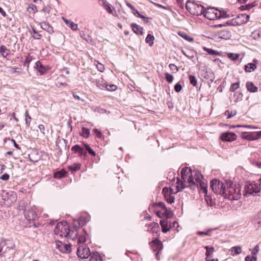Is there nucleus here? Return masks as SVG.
I'll return each instance as SVG.
<instances>
[{"label": "nucleus", "mask_w": 261, "mask_h": 261, "mask_svg": "<svg viewBox=\"0 0 261 261\" xmlns=\"http://www.w3.org/2000/svg\"><path fill=\"white\" fill-rule=\"evenodd\" d=\"M226 187L223 196L229 200H237L241 197V188L239 185L233 184L231 181L226 182Z\"/></svg>", "instance_id": "obj_1"}, {"label": "nucleus", "mask_w": 261, "mask_h": 261, "mask_svg": "<svg viewBox=\"0 0 261 261\" xmlns=\"http://www.w3.org/2000/svg\"><path fill=\"white\" fill-rule=\"evenodd\" d=\"M54 232L56 235L59 236L60 237L74 240V237H72V236L74 232L70 230L66 221L58 223L54 229Z\"/></svg>", "instance_id": "obj_2"}, {"label": "nucleus", "mask_w": 261, "mask_h": 261, "mask_svg": "<svg viewBox=\"0 0 261 261\" xmlns=\"http://www.w3.org/2000/svg\"><path fill=\"white\" fill-rule=\"evenodd\" d=\"M260 191V185L254 181H247L245 183L243 195L247 197L250 195H254Z\"/></svg>", "instance_id": "obj_3"}, {"label": "nucleus", "mask_w": 261, "mask_h": 261, "mask_svg": "<svg viewBox=\"0 0 261 261\" xmlns=\"http://www.w3.org/2000/svg\"><path fill=\"white\" fill-rule=\"evenodd\" d=\"M186 8L191 14L196 16L203 14L205 11V8L202 5L189 1L186 3Z\"/></svg>", "instance_id": "obj_4"}, {"label": "nucleus", "mask_w": 261, "mask_h": 261, "mask_svg": "<svg viewBox=\"0 0 261 261\" xmlns=\"http://www.w3.org/2000/svg\"><path fill=\"white\" fill-rule=\"evenodd\" d=\"M203 15L206 18L209 20H215L217 18L229 17V15H226L225 12L222 13L220 11L214 8H210L207 10L205 9Z\"/></svg>", "instance_id": "obj_5"}, {"label": "nucleus", "mask_w": 261, "mask_h": 261, "mask_svg": "<svg viewBox=\"0 0 261 261\" xmlns=\"http://www.w3.org/2000/svg\"><path fill=\"white\" fill-rule=\"evenodd\" d=\"M210 187L215 193L223 196L226 185V183H223L217 179H214L211 181Z\"/></svg>", "instance_id": "obj_6"}, {"label": "nucleus", "mask_w": 261, "mask_h": 261, "mask_svg": "<svg viewBox=\"0 0 261 261\" xmlns=\"http://www.w3.org/2000/svg\"><path fill=\"white\" fill-rule=\"evenodd\" d=\"M14 247L15 244L12 241L1 239L0 240V256H3L4 253L13 249Z\"/></svg>", "instance_id": "obj_7"}, {"label": "nucleus", "mask_w": 261, "mask_h": 261, "mask_svg": "<svg viewBox=\"0 0 261 261\" xmlns=\"http://www.w3.org/2000/svg\"><path fill=\"white\" fill-rule=\"evenodd\" d=\"M71 151L74 153H78V156L84 160L88 157L85 147L83 145L81 146L77 144L75 145L72 147Z\"/></svg>", "instance_id": "obj_8"}, {"label": "nucleus", "mask_w": 261, "mask_h": 261, "mask_svg": "<svg viewBox=\"0 0 261 261\" xmlns=\"http://www.w3.org/2000/svg\"><path fill=\"white\" fill-rule=\"evenodd\" d=\"M90 255V251L86 245L80 246L77 250V255L79 258H87Z\"/></svg>", "instance_id": "obj_9"}, {"label": "nucleus", "mask_w": 261, "mask_h": 261, "mask_svg": "<svg viewBox=\"0 0 261 261\" xmlns=\"http://www.w3.org/2000/svg\"><path fill=\"white\" fill-rule=\"evenodd\" d=\"M175 192H174L173 190L171 188L169 189L165 187L163 189L162 193L164 194V197L166 199V201L172 204L174 202V197L172 195V194H175Z\"/></svg>", "instance_id": "obj_10"}, {"label": "nucleus", "mask_w": 261, "mask_h": 261, "mask_svg": "<svg viewBox=\"0 0 261 261\" xmlns=\"http://www.w3.org/2000/svg\"><path fill=\"white\" fill-rule=\"evenodd\" d=\"M241 138L249 141L256 140L261 138V130L255 133H243Z\"/></svg>", "instance_id": "obj_11"}, {"label": "nucleus", "mask_w": 261, "mask_h": 261, "mask_svg": "<svg viewBox=\"0 0 261 261\" xmlns=\"http://www.w3.org/2000/svg\"><path fill=\"white\" fill-rule=\"evenodd\" d=\"M56 246L59 250L63 253H69L71 250V246L69 244L63 243L61 241H58L56 243Z\"/></svg>", "instance_id": "obj_12"}, {"label": "nucleus", "mask_w": 261, "mask_h": 261, "mask_svg": "<svg viewBox=\"0 0 261 261\" xmlns=\"http://www.w3.org/2000/svg\"><path fill=\"white\" fill-rule=\"evenodd\" d=\"M24 216L25 219L29 221H34L38 217L37 213L32 208L25 210L24 211Z\"/></svg>", "instance_id": "obj_13"}, {"label": "nucleus", "mask_w": 261, "mask_h": 261, "mask_svg": "<svg viewBox=\"0 0 261 261\" xmlns=\"http://www.w3.org/2000/svg\"><path fill=\"white\" fill-rule=\"evenodd\" d=\"M220 138L223 141L231 142L237 139V135L233 133L227 132L222 133Z\"/></svg>", "instance_id": "obj_14"}, {"label": "nucleus", "mask_w": 261, "mask_h": 261, "mask_svg": "<svg viewBox=\"0 0 261 261\" xmlns=\"http://www.w3.org/2000/svg\"><path fill=\"white\" fill-rule=\"evenodd\" d=\"M151 248L154 251L162 250L163 249V244L161 241L156 238L150 243Z\"/></svg>", "instance_id": "obj_15"}, {"label": "nucleus", "mask_w": 261, "mask_h": 261, "mask_svg": "<svg viewBox=\"0 0 261 261\" xmlns=\"http://www.w3.org/2000/svg\"><path fill=\"white\" fill-rule=\"evenodd\" d=\"M249 18V15L246 14H240L235 17L236 22H237L238 25H240L247 22Z\"/></svg>", "instance_id": "obj_16"}, {"label": "nucleus", "mask_w": 261, "mask_h": 261, "mask_svg": "<svg viewBox=\"0 0 261 261\" xmlns=\"http://www.w3.org/2000/svg\"><path fill=\"white\" fill-rule=\"evenodd\" d=\"M202 76H203L204 79L211 82H213L215 79L214 73L211 70H203Z\"/></svg>", "instance_id": "obj_17"}, {"label": "nucleus", "mask_w": 261, "mask_h": 261, "mask_svg": "<svg viewBox=\"0 0 261 261\" xmlns=\"http://www.w3.org/2000/svg\"><path fill=\"white\" fill-rule=\"evenodd\" d=\"M217 35L219 38L227 40L231 37V33L229 31L222 30L218 32Z\"/></svg>", "instance_id": "obj_18"}, {"label": "nucleus", "mask_w": 261, "mask_h": 261, "mask_svg": "<svg viewBox=\"0 0 261 261\" xmlns=\"http://www.w3.org/2000/svg\"><path fill=\"white\" fill-rule=\"evenodd\" d=\"M98 4L102 6L109 14L113 13L111 6L106 0H98Z\"/></svg>", "instance_id": "obj_19"}, {"label": "nucleus", "mask_w": 261, "mask_h": 261, "mask_svg": "<svg viewBox=\"0 0 261 261\" xmlns=\"http://www.w3.org/2000/svg\"><path fill=\"white\" fill-rule=\"evenodd\" d=\"M34 68L38 70L40 75H42L45 73L48 69V68L43 66L39 61L36 62Z\"/></svg>", "instance_id": "obj_20"}, {"label": "nucleus", "mask_w": 261, "mask_h": 261, "mask_svg": "<svg viewBox=\"0 0 261 261\" xmlns=\"http://www.w3.org/2000/svg\"><path fill=\"white\" fill-rule=\"evenodd\" d=\"M62 20L64 21L65 23L73 31H76L78 29V25L76 23H75L73 21L67 19L64 17H62Z\"/></svg>", "instance_id": "obj_21"}, {"label": "nucleus", "mask_w": 261, "mask_h": 261, "mask_svg": "<svg viewBox=\"0 0 261 261\" xmlns=\"http://www.w3.org/2000/svg\"><path fill=\"white\" fill-rule=\"evenodd\" d=\"M130 27L133 32L136 34L143 35V28L135 23H132Z\"/></svg>", "instance_id": "obj_22"}, {"label": "nucleus", "mask_w": 261, "mask_h": 261, "mask_svg": "<svg viewBox=\"0 0 261 261\" xmlns=\"http://www.w3.org/2000/svg\"><path fill=\"white\" fill-rule=\"evenodd\" d=\"M192 170L190 168L185 167L182 169L181 171V178L184 181H186L187 176L191 174Z\"/></svg>", "instance_id": "obj_23"}, {"label": "nucleus", "mask_w": 261, "mask_h": 261, "mask_svg": "<svg viewBox=\"0 0 261 261\" xmlns=\"http://www.w3.org/2000/svg\"><path fill=\"white\" fill-rule=\"evenodd\" d=\"M246 87L247 90L250 92H256L258 90V88L251 82H247Z\"/></svg>", "instance_id": "obj_24"}, {"label": "nucleus", "mask_w": 261, "mask_h": 261, "mask_svg": "<svg viewBox=\"0 0 261 261\" xmlns=\"http://www.w3.org/2000/svg\"><path fill=\"white\" fill-rule=\"evenodd\" d=\"M186 181H181L179 178L177 177V182L176 184L177 185L176 186V191L174 193H177V192L181 191L182 189L185 188L186 185L185 182Z\"/></svg>", "instance_id": "obj_25"}, {"label": "nucleus", "mask_w": 261, "mask_h": 261, "mask_svg": "<svg viewBox=\"0 0 261 261\" xmlns=\"http://www.w3.org/2000/svg\"><path fill=\"white\" fill-rule=\"evenodd\" d=\"M204 248L206 249V259L211 258L213 257V254L215 250L214 248L210 246H206Z\"/></svg>", "instance_id": "obj_26"}, {"label": "nucleus", "mask_w": 261, "mask_h": 261, "mask_svg": "<svg viewBox=\"0 0 261 261\" xmlns=\"http://www.w3.org/2000/svg\"><path fill=\"white\" fill-rule=\"evenodd\" d=\"M41 27L50 34L54 32L53 28L48 23L46 22H42Z\"/></svg>", "instance_id": "obj_27"}, {"label": "nucleus", "mask_w": 261, "mask_h": 261, "mask_svg": "<svg viewBox=\"0 0 261 261\" xmlns=\"http://www.w3.org/2000/svg\"><path fill=\"white\" fill-rule=\"evenodd\" d=\"M0 53L3 57L6 58L10 55V50L6 46L2 45L0 46Z\"/></svg>", "instance_id": "obj_28"}, {"label": "nucleus", "mask_w": 261, "mask_h": 261, "mask_svg": "<svg viewBox=\"0 0 261 261\" xmlns=\"http://www.w3.org/2000/svg\"><path fill=\"white\" fill-rule=\"evenodd\" d=\"M256 68V65L254 63H248L245 66V70L246 72H251Z\"/></svg>", "instance_id": "obj_29"}, {"label": "nucleus", "mask_w": 261, "mask_h": 261, "mask_svg": "<svg viewBox=\"0 0 261 261\" xmlns=\"http://www.w3.org/2000/svg\"><path fill=\"white\" fill-rule=\"evenodd\" d=\"M73 227L74 229V233H75V235L74 236H73V237H74V238L75 237H77V229L79 228H80L81 227H82V226H81V224L80 223L79 221H78V220H75L73 221Z\"/></svg>", "instance_id": "obj_30"}, {"label": "nucleus", "mask_w": 261, "mask_h": 261, "mask_svg": "<svg viewBox=\"0 0 261 261\" xmlns=\"http://www.w3.org/2000/svg\"><path fill=\"white\" fill-rule=\"evenodd\" d=\"M67 172L65 170L62 169L55 172L54 177L56 178H61L65 176Z\"/></svg>", "instance_id": "obj_31"}, {"label": "nucleus", "mask_w": 261, "mask_h": 261, "mask_svg": "<svg viewBox=\"0 0 261 261\" xmlns=\"http://www.w3.org/2000/svg\"><path fill=\"white\" fill-rule=\"evenodd\" d=\"M33 59V57L31 56L30 54L28 55L25 57V61L23 64V66L27 67L28 71L29 70V64Z\"/></svg>", "instance_id": "obj_32"}, {"label": "nucleus", "mask_w": 261, "mask_h": 261, "mask_svg": "<svg viewBox=\"0 0 261 261\" xmlns=\"http://www.w3.org/2000/svg\"><path fill=\"white\" fill-rule=\"evenodd\" d=\"M193 174L194 175L195 180L196 181V184L198 185V182L201 181V178H202V176L201 174L198 171L194 170L193 171Z\"/></svg>", "instance_id": "obj_33"}, {"label": "nucleus", "mask_w": 261, "mask_h": 261, "mask_svg": "<svg viewBox=\"0 0 261 261\" xmlns=\"http://www.w3.org/2000/svg\"><path fill=\"white\" fill-rule=\"evenodd\" d=\"M83 146L85 147L87 153L88 152L90 155L93 156H95L96 154V152L91 148L89 144L87 143H83Z\"/></svg>", "instance_id": "obj_34"}, {"label": "nucleus", "mask_w": 261, "mask_h": 261, "mask_svg": "<svg viewBox=\"0 0 261 261\" xmlns=\"http://www.w3.org/2000/svg\"><path fill=\"white\" fill-rule=\"evenodd\" d=\"M67 143V141L66 140L62 139L59 140L56 143V145L58 147V148L61 150V147H64L65 148L66 146V144Z\"/></svg>", "instance_id": "obj_35"}, {"label": "nucleus", "mask_w": 261, "mask_h": 261, "mask_svg": "<svg viewBox=\"0 0 261 261\" xmlns=\"http://www.w3.org/2000/svg\"><path fill=\"white\" fill-rule=\"evenodd\" d=\"M154 40V37L151 35V34H148L146 39H145V42L146 43L148 44V45L149 46H152L153 44V41Z\"/></svg>", "instance_id": "obj_36"}, {"label": "nucleus", "mask_w": 261, "mask_h": 261, "mask_svg": "<svg viewBox=\"0 0 261 261\" xmlns=\"http://www.w3.org/2000/svg\"><path fill=\"white\" fill-rule=\"evenodd\" d=\"M160 223L162 227L163 232L166 233L169 230L170 228L167 227V222L166 221L161 220Z\"/></svg>", "instance_id": "obj_37"}, {"label": "nucleus", "mask_w": 261, "mask_h": 261, "mask_svg": "<svg viewBox=\"0 0 261 261\" xmlns=\"http://www.w3.org/2000/svg\"><path fill=\"white\" fill-rule=\"evenodd\" d=\"M178 34L179 36L181 37L182 38H184L185 40L189 41L192 42L193 41V38L188 35H187L186 33L183 32H179L178 33Z\"/></svg>", "instance_id": "obj_38"}, {"label": "nucleus", "mask_w": 261, "mask_h": 261, "mask_svg": "<svg viewBox=\"0 0 261 261\" xmlns=\"http://www.w3.org/2000/svg\"><path fill=\"white\" fill-rule=\"evenodd\" d=\"M226 25H238L237 22H236L235 18H232L230 20L227 21L224 24H220V27L226 26Z\"/></svg>", "instance_id": "obj_39"}, {"label": "nucleus", "mask_w": 261, "mask_h": 261, "mask_svg": "<svg viewBox=\"0 0 261 261\" xmlns=\"http://www.w3.org/2000/svg\"><path fill=\"white\" fill-rule=\"evenodd\" d=\"M81 166V164L80 163H76L69 166L68 168L70 171L75 172L80 169Z\"/></svg>", "instance_id": "obj_40"}, {"label": "nucleus", "mask_w": 261, "mask_h": 261, "mask_svg": "<svg viewBox=\"0 0 261 261\" xmlns=\"http://www.w3.org/2000/svg\"><path fill=\"white\" fill-rule=\"evenodd\" d=\"M193 172H191V174H189L187 176V181L190 184V186H194L196 184V182L194 181L195 178L193 176Z\"/></svg>", "instance_id": "obj_41"}, {"label": "nucleus", "mask_w": 261, "mask_h": 261, "mask_svg": "<svg viewBox=\"0 0 261 261\" xmlns=\"http://www.w3.org/2000/svg\"><path fill=\"white\" fill-rule=\"evenodd\" d=\"M27 11L30 13H35L37 11V7L33 4H30L28 6Z\"/></svg>", "instance_id": "obj_42"}, {"label": "nucleus", "mask_w": 261, "mask_h": 261, "mask_svg": "<svg viewBox=\"0 0 261 261\" xmlns=\"http://www.w3.org/2000/svg\"><path fill=\"white\" fill-rule=\"evenodd\" d=\"M197 186L198 187L199 186L200 187L201 190H202L203 193H205L206 194H207V187L204 182L200 181V182H198V184L197 185Z\"/></svg>", "instance_id": "obj_43"}, {"label": "nucleus", "mask_w": 261, "mask_h": 261, "mask_svg": "<svg viewBox=\"0 0 261 261\" xmlns=\"http://www.w3.org/2000/svg\"><path fill=\"white\" fill-rule=\"evenodd\" d=\"M203 49L210 55L215 56L219 55V53L215 50L212 49L211 48H206L205 47H204Z\"/></svg>", "instance_id": "obj_44"}, {"label": "nucleus", "mask_w": 261, "mask_h": 261, "mask_svg": "<svg viewBox=\"0 0 261 261\" xmlns=\"http://www.w3.org/2000/svg\"><path fill=\"white\" fill-rule=\"evenodd\" d=\"M90 135V129L86 128L83 127L82 130V135L83 137L85 138H87L89 137Z\"/></svg>", "instance_id": "obj_45"}, {"label": "nucleus", "mask_w": 261, "mask_h": 261, "mask_svg": "<svg viewBox=\"0 0 261 261\" xmlns=\"http://www.w3.org/2000/svg\"><path fill=\"white\" fill-rule=\"evenodd\" d=\"M237 112L236 110H234V111H229V110H226L225 112V115L227 116V118L229 119L233 117H234L236 114Z\"/></svg>", "instance_id": "obj_46"}, {"label": "nucleus", "mask_w": 261, "mask_h": 261, "mask_svg": "<svg viewBox=\"0 0 261 261\" xmlns=\"http://www.w3.org/2000/svg\"><path fill=\"white\" fill-rule=\"evenodd\" d=\"M239 57V54L234 53H228L227 54V57L231 60L232 61L237 60Z\"/></svg>", "instance_id": "obj_47"}, {"label": "nucleus", "mask_w": 261, "mask_h": 261, "mask_svg": "<svg viewBox=\"0 0 261 261\" xmlns=\"http://www.w3.org/2000/svg\"><path fill=\"white\" fill-rule=\"evenodd\" d=\"M163 210L164 212H163V215L164 216H166L167 218H170L172 216V213L170 208L168 209L167 207H166Z\"/></svg>", "instance_id": "obj_48"}, {"label": "nucleus", "mask_w": 261, "mask_h": 261, "mask_svg": "<svg viewBox=\"0 0 261 261\" xmlns=\"http://www.w3.org/2000/svg\"><path fill=\"white\" fill-rule=\"evenodd\" d=\"M240 83V82L239 81L237 83L232 84L230 87V91L231 92H234L237 89H238L239 88Z\"/></svg>", "instance_id": "obj_49"}, {"label": "nucleus", "mask_w": 261, "mask_h": 261, "mask_svg": "<svg viewBox=\"0 0 261 261\" xmlns=\"http://www.w3.org/2000/svg\"><path fill=\"white\" fill-rule=\"evenodd\" d=\"M33 34V37L35 39L39 40L41 38V35L39 34L34 28L32 29V32H31Z\"/></svg>", "instance_id": "obj_50"}, {"label": "nucleus", "mask_w": 261, "mask_h": 261, "mask_svg": "<svg viewBox=\"0 0 261 261\" xmlns=\"http://www.w3.org/2000/svg\"><path fill=\"white\" fill-rule=\"evenodd\" d=\"M231 251L234 252L236 254H239L241 253V247L239 246H234L231 248Z\"/></svg>", "instance_id": "obj_51"}, {"label": "nucleus", "mask_w": 261, "mask_h": 261, "mask_svg": "<svg viewBox=\"0 0 261 261\" xmlns=\"http://www.w3.org/2000/svg\"><path fill=\"white\" fill-rule=\"evenodd\" d=\"M78 221H79L80 223L81 224V226H84L86 224L88 220L85 217H80L79 219H77Z\"/></svg>", "instance_id": "obj_52"}, {"label": "nucleus", "mask_w": 261, "mask_h": 261, "mask_svg": "<svg viewBox=\"0 0 261 261\" xmlns=\"http://www.w3.org/2000/svg\"><path fill=\"white\" fill-rule=\"evenodd\" d=\"M25 123L27 124V125L28 126H29L30 124V120L31 119V116L29 115V112L28 111H25Z\"/></svg>", "instance_id": "obj_53"}, {"label": "nucleus", "mask_w": 261, "mask_h": 261, "mask_svg": "<svg viewBox=\"0 0 261 261\" xmlns=\"http://www.w3.org/2000/svg\"><path fill=\"white\" fill-rule=\"evenodd\" d=\"M153 206L154 207H156L161 208L163 210L166 207L165 203L164 202H160L154 203L153 204Z\"/></svg>", "instance_id": "obj_54"}, {"label": "nucleus", "mask_w": 261, "mask_h": 261, "mask_svg": "<svg viewBox=\"0 0 261 261\" xmlns=\"http://www.w3.org/2000/svg\"><path fill=\"white\" fill-rule=\"evenodd\" d=\"M189 80L190 84L192 85L193 86H195L197 84V80L195 76L190 75L189 76Z\"/></svg>", "instance_id": "obj_55"}, {"label": "nucleus", "mask_w": 261, "mask_h": 261, "mask_svg": "<svg viewBox=\"0 0 261 261\" xmlns=\"http://www.w3.org/2000/svg\"><path fill=\"white\" fill-rule=\"evenodd\" d=\"M254 6H255V5L253 4V3H252V4H248L246 5L242 6L241 8L242 10H250V9H251L252 8H253Z\"/></svg>", "instance_id": "obj_56"}, {"label": "nucleus", "mask_w": 261, "mask_h": 261, "mask_svg": "<svg viewBox=\"0 0 261 261\" xmlns=\"http://www.w3.org/2000/svg\"><path fill=\"white\" fill-rule=\"evenodd\" d=\"M259 250V247L258 245H256L251 251L252 256H256Z\"/></svg>", "instance_id": "obj_57"}, {"label": "nucleus", "mask_w": 261, "mask_h": 261, "mask_svg": "<svg viewBox=\"0 0 261 261\" xmlns=\"http://www.w3.org/2000/svg\"><path fill=\"white\" fill-rule=\"evenodd\" d=\"M136 14H138L137 17L141 18L143 19V20L146 22L148 23L149 21V20L150 19L149 18L145 17L144 16L141 14L138 10H136Z\"/></svg>", "instance_id": "obj_58"}, {"label": "nucleus", "mask_w": 261, "mask_h": 261, "mask_svg": "<svg viewBox=\"0 0 261 261\" xmlns=\"http://www.w3.org/2000/svg\"><path fill=\"white\" fill-rule=\"evenodd\" d=\"M165 79L168 83H171L173 80V76L172 74L169 73H166L165 74Z\"/></svg>", "instance_id": "obj_59"}, {"label": "nucleus", "mask_w": 261, "mask_h": 261, "mask_svg": "<svg viewBox=\"0 0 261 261\" xmlns=\"http://www.w3.org/2000/svg\"><path fill=\"white\" fill-rule=\"evenodd\" d=\"M169 67L173 73H176L178 71V68L174 64H170Z\"/></svg>", "instance_id": "obj_60"}, {"label": "nucleus", "mask_w": 261, "mask_h": 261, "mask_svg": "<svg viewBox=\"0 0 261 261\" xmlns=\"http://www.w3.org/2000/svg\"><path fill=\"white\" fill-rule=\"evenodd\" d=\"M245 260V261H256L257 257L256 256H250L249 255L246 256Z\"/></svg>", "instance_id": "obj_61"}, {"label": "nucleus", "mask_w": 261, "mask_h": 261, "mask_svg": "<svg viewBox=\"0 0 261 261\" xmlns=\"http://www.w3.org/2000/svg\"><path fill=\"white\" fill-rule=\"evenodd\" d=\"M182 89V86L179 83H176L174 86V90L176 92H179Z\"/></svg>", "instance_id": "obj_62"}, {"label": "nucleus", "mask_w": 261, "mask_h": 261, "mask_svg": "<svg viewBox=\"0 0 261 261\" xmlns=\"http://www.w3.org/2000/svg\"><path fill=\"white\" fill-rule=\"evenodd\" d=\"M106 88L108 90L112 91H115L117 87L114 85H106Z\"/></svg>", "instance_id": "obj_63"}, {"label": "nucleus", "mask_w": 261, "mask_h": 261, "mask_svg": "<svg viewBox=\"0 0 261 261\" xmlns=\"http://www.w3.org/2000/svg\"><path fill=\"white\" fill-rule=\"evenodd\" d=\"M86 241V238L85 236H81L78 238L77 243H84Z\"/></svg>", "instance_id": "obj_64"}]
</instances>
